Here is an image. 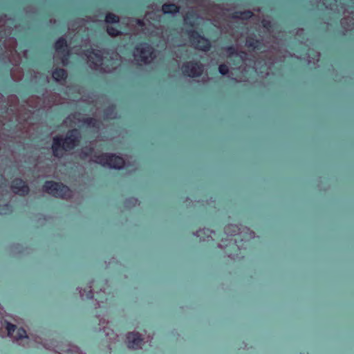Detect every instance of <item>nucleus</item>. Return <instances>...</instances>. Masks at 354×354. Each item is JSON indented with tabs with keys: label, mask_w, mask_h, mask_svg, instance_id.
<instances>
[{
	"label": "nucleus",
	"mask_w": 354,
	"mask_h": 354,
	"mask_svg": "<svg viewBox=\"0 0 354 354\" xmlns=\"http://www.w3.org/2000/svg\"><path fill=\"white\" fill-rule=\"evenodd\" d=\"M80 134L76 129L68 131L63 140L55 137L52 145L53 155L56 157L62 156L64 151L71 150L79 145Z\"/></svg>",
	"instance_id": "f257e3e1"
},
{
	"label": "nucleus",
	"mask_w": 354,
	"mask_h": 354,
	"mask_svg": "<svg viewBox=\"0 0 354 354\" xmlns=\"http://www.w3.org/2000/svg\"><path fill=\"white\" fill-rule=\"evenodd\" d=\"M134 62L138 65L148 64L156 57L154 48L147 43L139 44L133 50Z\"/></svg>",
	"instance_id": "f03ea898"
},
{
	"label": "nucleus",
	"mask_w": 354,
	"mask_h": 354,
	"mask_svg": "<svg viewBox=\"0 0 354 354\" xmlns=\"http://www.w3.org/2000/svg\"><path fill=\"white\" fill-rule=\"evenodd\" d=\"M92 285L88 287V290L84 289L80 290V295L82 298H91L92 292H95V300L98 303H104L108 300L107 295L110 293L106 292L107 282L106 281H92Z\"/></svg>",
	"instance_id": "7ed1b4c3"
},
{
	"label": "nucleus",
	"mask_w": 354,
	"mask_h": 354,
	"mask_svg": "<svg viewBox=\"0 0 354 354\" xmlns=\"http://www.w3.org/2000/svg\"><path fill=\"white\" fill-rule=\"evenodd\" d=\"M43 190L55 197L63 199H68L73 196L72 191L68 187L53 181L46 182Z\"/></svg>",
	"instance_id": "20e7f679"
},
{
	"label": "nucleus",
	"mask_w": 354,
	"mask_h": 354,
	"mask_svg": "<svg viewBox=\"0 0 354 354\" xmlns=\"http://www.w3.org/2000/svg\"><path fill=\"white\" fill-rule=\"evenodd\" d=\"M225 233L228 236L241 235L243 240H249L254 237V232L245 226L230 223L224 228Z\"/></svg>",
	"instance_id": "39448f33"
},
{
	"label": "nucleus",
	"mask_w": 354,
	"mask_h": 354,
	"mask_svg": "<svg viewBox=\"0 0 354 354\" xmlns=\"http://www.w3.org/2000/svg\"><path fill=\"white\" fill-rule=\"evenodd\" d=\"M121 63V57L116 52H105L102 70L110 73L115 70Z\"/></svg>",
	"instance_id": "423d86ee"
},
{
	"label": "nucleus",
	"mask_w": 354,
	"mask_h": 354,
	"mask_svg": "<svg viewBox=\"0 0 354 354\" xmlns=\"http://www.w3.org/2000/svg\"><path fill=\"white\" fill-rule=\"evenodd\" d=\"M6 323V329L8 332V336L10 337L13 342L19 344L25 339H28L26 331L21 327L17 328L16 325L12 324L7 321Z\"/></svg>",
	"instance_id": "0eeeda50"
},
{
	"label": "nucleus",
	"mask_w": 354,
	"mask_h": 354,
	"mask_svg": "<svg viewBox=\"0 0 354 354\" xmlns=\"http://www.w3.org/2000/svg\"><path fill=\"white\" fill-rule=\"evenodd\" d=\"M218 247L223 250L224 253L230 259H236L241 254V249L232 240L222 241Z\"/></svg>",
	"instance_id": "6e6552de"
},
{
	"label": "nucleus",
	"mask_w": 354,
	"mask_h": 354,
	"mask_svg": "<svg viewBox=\"0 0 354 354\" xmlns=\"http://www.w3.org/2000/svg\"><path fill=\"white\" fill-rule=\"evenodd\" d=\"M55 54L54 58L59 59L61 62L66 65L67 64V57L68 56V46L65 39L59 38L55 44Z\"/></svg>",
	"instance_id": "1a4fd4ad"
},
{
	"label": "nucleus",
	"mask_w": 354,
	"mask_h": 354,
	"mask_svg": "<svg viewBox=\"0 0 354 354\" xmlns=\"http://www.w3.org/2000/svg\"><path fill=\"white\" fill-rule=\"evenodd\" d=\"M182 70L185 75L194 77L203 73V66L198 62H189L183 64Z\"/></svg>",
	"instance_id": "9d476101"
},
{
	"label": "nucleus",
	"mask_w": 354,
	"mask_h": 354,
	"mask_svg": "<svg viewBox=\"0 0 354 354\" xmlns=\"http://www.w3.org/2000/svg\"><path fill=\"white\" fill-rule=\"evenodd\" d=\"M189 39L192 45L201 50H207L210 47V44L207 39L201 37L196 32H192L189 35Z\"/></svg>",
	"instance_id": "9b49d317"
},
{
	"label": "nucleus",
	"mask_w": 354,
	"mask_h": 354,
	"mask_svg": "<svg viewBox=\"0 0 354 354\" xmlns=\"http://www.w3.org/2000/svg\"><path fill=\"white\" fill-rule=\"evenodd\" d=\"M105 52L96 51L88 56V64L92 68L102 70Z\"/></svg>",
	"instance_id": "f8f14e48"
},
{
	"label": "nucleus",
	"mask_w": 354,
	"mask_h": 354,
	"mask_svg": "<svg viewBox=\"0 0 354 354\" xmlns=\"http://www.w3.org/2000/svg\"><path fill=\"white\" fill-rule=\"evenodd\" d=\"M127 344L129 348L138 349L143 344V338L138 332H130L127 335Z\"/></svg>",
	"instance_id": "ddd939ff"
},
{
	"label": "nucleus",
	"mask_w": 354,
	"mask_h": 354,
	"mask_svg": "<svg viewBox=\"0 0 354 354\" xmlns=\"http://www.w3.org/2000/svg\"><path fill=\"white\" fill-rule=\"evenodd\" d=\"M11 189L15 194L21 196L26 195L29 192L28 185L20 178H16L12 182Z\"/></svg>",
	"instance_id": "4468645a"
},
{
	"label": "nucleus",
	"mask_w": 354,
	"mask_h": 354,
	"mask_svg": "<svg viewBox=\"0 0 354 354\" xmlns=\"http://www.w3.org/2000/svg\"><path fill=\"white\" fill-rule=\"evenodd\" d=\"M124 165V160L122 157L111 154L108 167L114 169H121Z\"/></svg>",
	"instance_id": "2eb2a0df"
},
{
	"label": "nucleus",
	"mask_w": 354,
	"mask_h": 354,
	"mask_svg": "<svg viewBox=\"0 0 354 354\" xmlns=\"http://www.w3.org/2000/svg\"><path fill=\"white\" fill-rule=\"evenodd\" d=\"M110 156H111V154L102 153L98 156H95L93 161L97 163H99L103 166L108 167L109 160H110Z\"/></svg>",
	"instance_id": "dca6fc26"
},
{
	"label": "nucleus",
	"mask_w": 354,
	"mask_h": 354,
	"mask_svg": "<svg viewBox=\"0 0 354 354\" xmlns=\"http://www.w3.org/2000/svg\"><path fill=\"white\" fill-rule=\"evenodd\" d=\"M67 77V73L64 69H55L53 72V77L57 82L64 81Z\"/></svg>",
	"instance_id": "f3484780"
},
{
	"label": "nucleus",
	"mask_w": 354,
	"mask_h": 354,
	"mask_svg": "<svg viewBox=\"0 0 354 354\" xmlns=\"http://www.w3.org/2000/svg\"><path fill=\"white\" fill-rule=\"evenodd\" d=\"M163 13L174 14L179 11L178 7L173 3L164 4L162 8Z\"/></svg>",
	"instance_id": "a211bd4d"
},
{
	"label": "nucleus",
	"mask_w": 354,
	"mask_h": 354,
	"mask_svg": "<svg viewBox=\"0 0 354 354\" xmlns=\"http://www.w3.org/2000/svg\"><path fill=\"white\" fill-rule=\"evenodd\" d=\"M119 17L113 13H108L106 15L105 21L106 24H117L119 22Z\"/></svg>",
	"instance_id": "6ab92c4d"
},
{
	"label": "nucleus",
	"mask_w": 354,
	"mask_h": 354,
	"mask_svg": "<svg viewBox=\"0 0 354 354\" xmlns=\"http://www.w3.org/2000/svg\"><path fill=\"white\" fill-rule=\"evenodd\" d=\"M106 31L108 34L111 37H116L120 35H121V31L119 30L118 28L113 27V26H107Z\"/></svg>",
	"instance_id": "aec40b11"
},
{
	"label": "nucleus",
	"mask_w": 354,
	"mask_h": 354,
	"mask_svg": "<svg viewBox=\"0 0 354 354\" xmlns=\"http://www.w3.org/2000/svg\"><path fill=\"white\" fill-rule=\"evenodd\" d=\"M211 233H212V232L209 229H203L196 232V236L201 239L205 240V235L209 236Z\"/></svg>",
	"instance_id": "412c9836"
},
{
	"label": "nucleus",
	"mask_w": 354,
	"mask_h": 354,
	"mask_svg": "<svg viewBox=\"0 0 354 354\" xmlns=\"http://www.w3.org/2000/svg\"><path fill=\"white\" fill-rule=\"evenodd\" d=\"M259 41L254 39L253 38L249 37L246 40V46L248 47H252L253 48H256L259 46Z\"/></svg>",
	"instance_id": "4be33fe9"
},
{
	"label": "nucleus",
	"mask_w": 354,
	"mask_h": 354,
	"mask_svg": "<svg viewBox=\"0 0 354 354\" xmlns=\"http://www.w3.org/2000/svg\"><path fill=\"white\" fill-rule=\"evenodd\" d=\"M84 122L88 126V127H99L100 123L99 122L94 119V118H86L84 120Z\"/></svg>",
	"instance_id": "5701e85b"
},
{
	"label": "nucleus",
	"mask_w": 354,
	"mask_h": 354,
	"mask_svg": "<svg viewBox=\"0 0 354 354\" xmlns=\"http://www.w3.org/2000/svg\"><path fill=\"white\" fill-rule=\"evenodd\" d=\"M104 333L110 339H115L117 337L113 330L109 327H104Z\"/></svg>",
	"instance_id": "b1692460"
},
{
	"label": "nucleus",
	"mask_w": 354,
	"mask_h": 354,
	"mask_svg": "<svg viewBox=\"0 0 354 354\" xmlns=\"http://www.w3.org/2000/svg\"><path fill=\"white\" fill-rule=\"evenodd\" d=\"M11 75L15 81L21 80L22 76L21 71L18 68L12 70L11 71Z\"/></svg>",
	"instance_id": "393cba45"
},
{
	"label": "nucleus",
	"mask_w": 354,
	"mask_h": 354,
	"mask_svg": "<svg viewBox=\"0 0 354 354\" xmlns=\"http://www.w3.org/2000/svg\"><path fill=\"white\" fill-rule=\"evenodd\" d=\"M218 70L222 75H226L229 71L227 66L225 64H221L218 67Z\"/></svg>",
	"instance_id": "a878e982"
},
{
	"label": "nucleus",
	"mask_w": 354,
	"mask_h": 354,
	"mask_svg": "<svg viewBox=\"0 0 354 354\" xmlns=\"http://www.w3.org/2000/svg\"><path fill=\"white\" fill-rule=\"evenodd\" d=\"M226 51H227L228 56H232L235 54L238 55L236 49L233 46L227 48Z\"/></svg>",
	"instance_id": "bb28decb"
},
{
	"label": "nucleus",
	"mask_w": 354,
	"mask_h": 354,
	"mask_svg": "<svg viewBox=\"0 0 354 354\" xmlns=\"http://www.w3.org/2000/svg\"><path fill=\"white\" fill-rule=\"evenodd\" d=\"M252 15V12L250 11H245L241 14V16L239 17L241 19H248L251 17Z\"/></svg>",
	"instance_id": "cd10ccee"
},
{
	"label": "nucleus",
	"mask_w": 354,
	"mask_h": 354,
	"mask_svg": "<svg viewBox=\"0 0 354 354\" xmlns=\"http://www.w3.org/2000/svg\"><path fill=\"white\" fill-rule=\"evenodd\" d=\"M348 21L351 24H354V20L353 19H345L342 24H344L346 21Z\"/></svg>",
	"instance_id": "c85d7f7f"
},
{
	"label": "nucleus",
	"mask_w": 354,
	"mask_h": 354,
	"mask_svg": "<svg viewBox=\"0 0 354 354\" xmlns=\"http://www.w3.org/2000/svg\"><path fill=\"white\" fill-rule=\"evenodd\" d=\"M151 15L152 14L151 13H147L145 15V18L147 20H149L150 19H151Z\"/></svg>",
	"instance_id": "c756f323"
},
{
	"label": "nucleus",
	"mask_w": 354,
	"mask_h": 354,
	"mask_svg": "<svg viewBox=\"0 0 354 354\" xmlns=\"http://www.w3.org/2000/svg\"><path fill=\"white\" fill-rule=\"evenodd\" d=\"M239 56H240L242 59H243V57H245L246 56V54H245V53H243V52H241V53L240 54H239Z\"/></svg>",
	"instance_id": "7c9ffc66"
},
{
	"label": "nucleus",
	"mask_w": 354,
	"mask_h": 354,
	"mask_svg": "<svg viewBox=\"0 0 354 354\" xmlns=\"http://www.w3.org/2000/svg\"><path fill=\"white\" fill-rule=\"evenodd\" d=\"M184 20H185L186 22H187V23H188V20H189L188 15H185V16L184 17Z\"/></svg>",
	"instance_id": "2f4dec72"
},
{
	"label": "nucleus",
	"mask_w": 354,
	"mask_h": 354,
	"mask_svg": "<svg viewBox=\"0 0 354 354\" xmlns=\"http://www.w3.org/2000/svg\"><path fill=\"white\" fill-rule=\"evenodd\" d=\"M75 353L76 354H80V353H79L76 349H75Z\"/></svg>",
	"instance_id": "473e14b6"
}]
</instances>
